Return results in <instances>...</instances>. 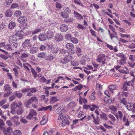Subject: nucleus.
<instances>
[{"label": "nucleus", "instance_id": "4c0bfd02", "mask_svg": "<svg viewBox=\"0 0 135 135\" xmlns=\"http://www.w3.org/2000/svg\"><path fill=\"white\" fill-rule=\"evenodd\" d=\"M23 67L25 69H27L28 71H30V69L29 68L28 66H29L30 67H31V66L29 64H28V63L23 64Z\"/></svg>", "mask_w": 135, "mask_h": 135}, {"label": "nucleus", "instance_id": "dca6fc26", "mask_svg": "<svg viewBox=\"0 0 135 135\" xmlns=\"http://www.w3.org/2000/svg\"><path fill=\"white\" fill-rule=\"evenodd\" d=\"M55 57V55H52V54H50L46 56L45 57V59L48 61H51L54 59Z\"/></svg>", "mask_w": 135, "mask_h": 135}, {"label": "nucleus", "instance_id": "de8ad7c7", "mask_svg": "<svg viewBox=\"0 0 135 135\" xmlns=\"http://www.w3.org/2000/svg\"><path fill=\"white\" fill-rule=\"evenodd\" d=\"M126 58L124 59H121L119 60V63L120 65H124L126 64Z\"/></svg>", "mask_w": 135, "mask_h": 135}, {"label": "nucleus", "instance_id": "6e6552de", "mask_svg": "<svg viewBox=\"0 0 135 135\" xmlns=\"http://www.w3.org/2000/svg\"><path fill=\"white\" fill-rule=\"evenodd\" d=\"M69 124L68 118L66 116L63 117V118L62 119L61 125L64 127L66 125H69Z\"/></svg>", "mask_w": 135, "mask_h": 135}, {"label": "nucleus", "instance_id": "7c9ffc66", "mask_svg": "<svg viewBox=\"0 0 135 135\" xmlns=\"http://www.w3.org/2000/svg\"><path fill=\"white\" fill-rule=\"evenodd\" d=\"M24 34V32L22 30L17 32L15 34L16 36L19 37H22Z\"/></svg>", "mask_w": 135, "mask_h": 135}, {"label": "nucleus", "instance_id": "e2e57ef3", "mask_svg": "<svg viewBox=\"0 0 135 135\" xmlns=\"http://www.w3.org/2000/svg\"><path fill=\"white\" fill-rule=\"evenodd\" d=\"M116 88V86L115 85H110L109 86V88L110 90H113Z\"/></svg>", "mask_w": 135, "mask_h": 135}, {"label": "nucleus", "instance_id": "a19ab883", "mask_svg": "<svg viewBox=\"0 0 135 135\" xmlns=\"http://www.w3.org/2000/svg\"><path fill=\"white\" fill-rule=\"evenodd\" d=\"M71 64L74 66H77L79 65L78 61L75 60H74L71 62Z\"/></svg>", "mask_w": 135, "mask_h": 135}, {"label": "nucleus", "instance_id": "4468645a", "mask_svg": "<svg viewBox=\"0 0 135 135\" xmlns=\"http://www.w3.org/2000/svg\"><path fill=\"white\" fill-rule=\"evenodd\" d=\"M38 38L40 41H44L47 38L46 34L42 33L40 35Z\"/></svg>", "mask_w": 135, "mask_h": 135}, {"label": "nucleus", "instance_id": "0eeeda50", "mask_svg": "<svg viewBox=\"0 0 135 135\" xmlns=\"http://www.w3.org/2000/svg\"><path fill=\"white\" fill-rule=\"evenodd\" d=\"M47 38H51L54 35V30L51 29L48 31L46 34Z\"/></svg>", "mask_w": 135, "mask_h": 135}, {"label": "nucleus", "instance_id": "c03bdc74", "mask_svg": "<svg viewBox=\"0 0 135 135\" xmlns=\"http://www.w3.org/2000/svg\"><path fill=\"white\" fill-rule=\"evenodd\" d=\"M114 33H113L111 34L110 35V37L112 40L113 37L116 38L117 36V33L115 31L113 32Z\"/></svg>", "mask_w": 135, "mask_h": 135}, {"label": "nucleus", "instance_id": "5701e85b", "mask_svg": "<svg viewBox=\"0 0 135 135\" xmlns=\"http://www.w3.org/2000/svg\"><path fill=\"white\" fill-rule=\"evenodd\" d=\"M13 14V12L11 11L10 9H8L6 11L5 15L7 17H11Z\"/></svg>", "mask_w": 135, "mask_h": 135}, {"label": "nucleus", "instance_id": "2f4dec72", "mask_svg": "<svg viewBox=\"0 0 135 135\" xmlns=\"http://www.w3.org/2000/svg\"><path fill=\"white\" fill-rule=\"evenodd\" d=\"M50 102L52 103H55L59 100L56 97H53L50 98Z\"/></svg>", "mask_w": 135, "mask_h": 135}, {"label": "nucleus", "instance_id": "423d86ee", "mask_svg": "<svg viewBox=\"0 0 135 135\" xmlns=\"http://www.w3.org/2000/svg\"><path fill=\"white\" fill-rule=\"evenodd\" d=\"M36 112L35 110L31 109L29 114L27 116V118L28 119H31L32 118L33 116L36 115Z\"/></svg>", "mask_w": 135, "mask_h": 135}, {"label": "nucleus", "instance_id": "f704fd0d", "mask_svg": "<svg viewBox=\"0 0 135 135\" xmlns=\"http://www.w3.org/2000/svg\"><path fill=\"white\" fill-rule=\"evenodd\" d=\"M92 118H93V122L95 124L97 125L99 124V122H98V119H96V118L95 117L94 115V114H92L91 115Z\"/></svg>", "mask_w": 135, "mask_h": 135}, {"label": "nucleus", "instance_id": "72a5a7b5", "mask_svg": "<svg viewBox=\"0 0 135 135\" xmlns=\"http://www.w3.org/2000/svg\"><path fill=\"white\" fill-rule=\"evenodd\" d=\"M46 54L44 52L39 53L38 54V57L40 58H45Z\"/></svg>", "mask_w": 135, "mask_h": 135}, {"label": "nucleus", "instance_id": "a18cd8bd", "mask_svg": "<svg viewBox=\"0 0 135 135\" xmlns=\"http://www.w3.org/2000/svg\"><path fill=\"white\" fill-rule=\"evenodd\" d=\"M76 53L77 54L78 56H80L81 55V52L80 48L79 47H76Z\"/></svg>", "mask_w": 135, "mask_h": 135}, {"label": "nucleus", "instance_id": "4be33fe9", "mask_svg": "<svg viewBox=\"0 0 135 135\" xmlns=\"http://www.w3.org/2000/svg\"><path fill=\"white\" fill-rule=\"evenodd\" d=\"M59 50L58 47L56 45L53 46L51 48V51L53 53H57Z\"/></svg>", "mask_w": 135, "mask_h": 135}, {"label": "nucleus", "instance_id": "338daca9", "mask_svg": "<svg viewBox=\"0 0 135 135\" xmlns=\"http://www.w3.org/2000/svg\"><path fill=\"white\" fill-rule=\"evenodd\" d=\"M28 56V54L27 53H24L22 54L21 55V58H26Z\"/></svg>", "mask_w": 135, "mask_h": 135}, {"label": "nucleus", "instance_id": "37998d69", "mask_svg": "<svg viewBox=\"0 0 135 135\" xmlns=\"http://www.w3.org/2000/svg\"><path fill=\"white\" fill-rule=\"evenodd\" d=\"M4 49L7 50L9 51L12 50L11 45L10 44L7 45L5 46Z\"/></svg>", "mask_w": 135, "mask_h": 135}, {"label": "nucleus", "instance_id": "473e14b6", "mask_svg": "<svg viewBox=\"0 0 135 135\" xmlns=\"http://www.w3.org/2000/svg\"><path fill=\"white\" fill-rule=\"evenodd\" d=\"M119 99L120 100V103H122L124 105H126L128 103H127L126 99L123 98L121 99V98H119Z\"/></svg>", "mask_w": 135, "mask_h": 135}, {"label": "nucleus", "instance_id": "6e6d98bb", "mask_svg": "<svg viewBox=\"0 0 135 135\" xmlns=\"http://www.w3.org/2000/svg\"><path fill=\"white\" fill-rule=\"evenodd\" d=\"M129 59L131 61L133 62L135 60V55H130L129 56Z\"/></svg>", "mask_w": 135, "mask_h": 135}, {"label": "nucleus", "instance_id": "13d9d810", "mask_svg": "<svg viewBox=\"0 0 135 135\" xmlns=\"http://www.w3.org/2000/svg\"><path fill=\"white\" fill-rule=\"evenodd\" d=\"M16 96L15 94H14V92L13 93L12 95L9 98V100L10 102L13 101L16 98Z\"/></svg>", "mask_w": 135, "mask_h": 135}, {"label": "nucleus", "instance_id": "c9c22d12", "mask_svg": "<svg viewBox=\"0 0 135 135\" xmlns=\"http://www.w3.org/2000/svg\"><path fill=\"white\" fill-rule=\"evenodd\" d=\"M15 26L16 24L15 22H12L9 23L8 27L9 29H12L15 27Z\"/></svg>", "mask_w": 135, "mask_h": 135}, {"label": "nucleus", "instance_id": "c85d7f7f", "mask_svg": "<svg viewBox=\"0 0 135 135\" xmlns=\"http://www.w3.org/2000/svg\"><path fill=\"white\" fill-rule=\"evenodd\" d=\"M19 27L22 30H25L28 28V26L26 24L24 23L23 24H21L19 26Z\"/></svg>", "mask_w": 135, "mask_h": 135}, {"label": "nucleus", "instance_id": "aec40b11", "mask_svg": "<svg viewBox=\"0 0 135 135\" xmlns=\"http://www.w3.org/2000/svg\"><path fill=\"white\" fill-rule=\"evenodd\" d=\"M55 38L56 41H59L62 39L63 36L62 35L57 34L55 36Z\"/></svg>", "mask_w": 135, "mask_h": 135}, {"label": "nucleus", "instance_id": "9b49d317", "mask_svg": "<svg viewBox=\"0 0 135 135\" xmlns=\"http://www.w3.org/2000/svg\"><path fill=\"white\" fill-rule=\"evenodd\" d=\"M27 18L26 16H22L19 17L18 19V22L21 23H25L27 21Z\"/></svg>", "mask_w": 135, "mask_h": 135}, {"label": "nucleus", "instance_id": "bb28decb", "mask_svg": "<svg viewBox=\"0 0 135 135\" xmlns=\"http://www.w3.org/2000/svg\"><path fill=\"white\" fill-rule=\"evenodd\" d=\"M74 16H75L77 19L80 20H81L83 19V17L80 14L74 11Z\"/></svg>", "mask_w": 135, "mask_h": 135}, {"label": "nucleus", "instance_id": "774afa93", "mask_svg": "<svg viewBox=\"0 0 135 135\" xmlns=\"http://www.w3.org/2000/svg\"><path fill=\"white\" fill-rule=\"evenodd\" d=\"M108 116L110 119L113 121H115V118L113 115L111 114H109L108 115Z\"/></svg>", "mask_w": 135, "mask_h": 135}, {"label": "nucleus", "instance_id": "7ed1b4c3", "mask_svg": "<svg viewBox=\"0 0 135 135\" xmlns=\"http://www.w3.org/2000/svg\"><path fill=\"white\" fill-rule=\"evenodd\" d=\"M2 130L3 133L5 135L10 134L12 131V129L10 127H9L6 128L4 127Z\"/></svg>", "mask_w": 135, "mask_h": 135}, {"label": "nucleus", "instance_id": "8fccbe9b", "mask_svg": "<svg viewBox=\"0 0 135 135\" xmlns=\"http://www.w3.org/2000/svg\"><path fill=\"white\" fill-rule=\"evenodd\" d=\"M14 135H21V133L20 131L19 130L15 131L13 132Z\"/></svg>", "mask_w": 135, "mask_h": 135}, {"label": "nucleus", "instance_id": "412c9836", "mask_svg": "<svg viewBox=\"0 0 135 135\" xmlns=\"http://www.w3.org/2000/svg\"><path fill=\"white\" fill-rule=\"evenodd\" d=\"M123 122L125 123L124 124L125 126H128L129 125V122L128 121V119L127 118L125 115H124L123 117Z\"/></svg>", "mask_w": 135, "mask_h": 135}, {"label": "nucleus", "instance_id": "393cba45", "mask_svg": "<svg viewBox=\"0 0 135 135\" xmlns=\"http://www.w3.org/2000/svg\"><path fill=\"white\" fill-rule=\"evenodd\" d=\"M38 50V47H34L31 49L30 50V52L31 54H34L37 52Z\"/></svg>", "mask_w": 135, "mask_h": 135}, {"label": "nucleus", "instance_id": "0e129e2a", "mask_svg": "<svg viewBox=\"0 0 135 135\" xmlns=\"http://www.w3.org/2000/svg\"><path fill=\"white\" fill-rule=\"evenodd\" d=\"M96 87L97 88L98 90H100L102 89V86L99 83L97 84Z\"/></svg>", "mask_w": 135, "mask_h": 135}, {"label": "nucleus", "instance_id": "052dcab7", "mask_svg": "<svg viewBox=\"0 0 135 135\" xmlns=\"http://www.w3.org/2000/svg\"><path fill=\"white\" fill-rule=\"evenodd\" d=\"M41 30L40 28H37L34 30L31 33L32 35L34 34L38 33Z\"/></svg>", "mask_w": 135, "mask_h": 135}, {"label": "nucleus", "instance_id": "603ef678", "mask_svg": "<svg viewBox=\"0 0 135 135\" xmlns=\"http://www.w3.org/2000/svg\"><path fill=\"white\" fill-rule=\"evenodd\" d=\"M116 55L118 57L122 58V59L126 58L124 57V55L122 53H118Z\"/></svg>", "mask_w": 135, "mask_h": 135}, {"label": "nucleus", "instance_id": "5fc2aeb1", "mask_svg": "<svg viewBox=\"0 0 135 135\" xmlns=\"http://www.w3.org/2000/svg\"><path fill=\"white\" fill-rule=\"evenodd\" d=\"M100 117L102 119L104 120H107V115L104 113L100 115Z\"/></svg>", "mask_w": 135, "mask_h": 135}, {"label": "nucleus", "instance_id": "b1692460", "mask_svg": "<svg viewBox=\"0 0 135 135\" xmlns=\"http://www.w3.org/2000/svg\"><path fill=\"white\" fill-rule=\"evenodd\" d=\"M128 109L129 110H132L134 108V105L132 104L128 103L126 105Z\"/></svg>", "mask_w": 135, "mask_h": 135}, {"label": "nucleus", "instance_id": "864d4df0", "mask_svg": "<svg viewBox=\"0 0 135 135\" xmlns=\"http://www.w3.org/2000/svg\"><path fill=\"white\" fill-rule=\"evenodd\" d=\"M31 71L32 73L33 74V76L35 78L37 77V74L35 71L32 68L31 69Z\"/></svg>", "mask_w": 135, "mask_h": 135}, {"label": "nucleus", "instance_id": "2eb2a0df", "mask_svg": "<svg viewBox=\"0 0 135 135\" xmlns=\"http://www.w3.org/2000/svg\"><path fill=\"white\" fill-rule=\"evenodd\" d=\"M30 43V39H27L22 44V46L24 47H26L28 46Z\"/></svg>", "mask_w": 135, "mask_h": 135}, {"label": "nucleus", "instance_id": "f03ea898", "mask_svg": "<svg viewBox=\"0 0 135 135\" xmlns=\"http://www.w3.org/2000/svg\"><path fill=\"white\" fill-rule=\"evenodd\" d=\"M66 48L68 49L71 50V51H68V53L70 55L73 54L75 52L73 50V49L74 47V46L73 44L71 43H68L66 45Z\"/></svg>", "mask_w": 135, "mask_h": 135}, {"label": "nucleus", "instance_id": "4d7b16f0", "mask_svg": "<svg viewBox=\"0 0 135 135\" xmlns=\"http://www.w3.org/2000/svg\"><path fill=\"white\" fill-rule=\"evenodd\" d=\"M17 107L16 103L15 102H13L11 105V109L16 110Z\"/></svg>", "mask_w": 135, "mask_h": 135}, {"label": "nucleus", "instance_id": "a878e982", "mask_svg": "<svg viewBox=\"0 0 135 135\" xmlns=\"http://www.w3.org/2000/svg\"><path fill=\"white\" fill-rule=\"evenodd\" d=\"M24 111V108L22 107L21 108H19L17 110L16 113L18 115H21Z\"/></svg>", "mask_w": 135, "mask_h": 135}, {"label": "nucleus", "instance_id": "680f3d73", "mask_svg": "<svg viewBox=\"0 0 135 135\" xmlns=\"http://www.w3.org/2000/svg\"><path fill=\"white\" fill-rule=\"evenodd\" d=\"M16 104L17 107L19 108H21L22 107V103L20 101L18 102L17 103H16Z\"/></svg>", "mask_w": 135, "mask_h": 135}, {"label": "nucleus", "instance_id": "79ce46f5", "mask_svg": "<svg viewBox=\"0 0 135 135\" xmlns=\"http://www.w3.org/2000/svg\"><path fill=\"white\" fill-rule=\"evenodd\" d=\"M90 109V110L91 111L94 110L96 108H98L99 107L95 105H90L89 107Z\"/></svg>", "mask_w": 135, "mask_h": 135}, {"label": "nucleus", "instance_id": "f257e3e1", "mask_svg": "<svg viewBox=\"0 0 135 135\" xmlns=\"http://www.w3.org/2000/svg\"><path fill=\"white\" fill-rule=\"evenodd\" d=\"M105 57V56L104 54L99 55L98 56L97 61L99 62H102L103 64H104L105 63L106 60Z\"/></svg>", "mask_w": 135, "mask_h": 135}, {"label": "nucleus", "instance_id": "39448f33", "mask_svg": "<svg viewBox=\"0 0 135 135\" xmlns=\"http://www.w3.org/2000/svg\"><path fill=\"white\" fill-rule=\"evenodd\" d=\"M72 60V57L71 56H68L65 57L63 59L60 60L61 63L62 64L67 63L69 61Z\"/></svg>", "mask_w": 135, "mask_h": 135}, {"label": "nucleus", "instance_id": "09e8293b", "mask_svg": "<svg viewBox=\"0 0 135 135\" xmlns=\"http://www.w3.org/2000/svg\"><path fill=\"white\" fill-rule=\"evenodd\" d=\"M47 121V118H44L43 120L40 122V124L41 125H44Z\"/></svg>", "mask_w": 135, "mask_h": 135}, {"label": "nucleus", "instance_id": "49530a36", "mask_svg": "<svg viewBox=\"0 0 135 135\" xmlns=\"http://www.w3.org/2000/svg\"><path fill=\"white\" fill-rule=\"evenodd\" d=\"M74 2L76 4L80 6H83V4L81 2L80 0H73Z\"/></svg>", "mask_w": 135, "mask_h": 135}, {"label": "nucleus", "instance_id": "20e7f679", "mask_svg": "<svg viewBox=\"0 0 135 135\" xmlns=\"http://www.w3.org/2000/svg\"><path fill=\"white\" fill-rule=\"evenodd\" d=\"M38 102V99L36 96L31 97L27 100V103L28 105L31 104L32 103H36Z\"/></svg>", "mask_w": 135, "mask_h": 135}, {"label": "nucleus", "instance_id": "69168bd1", "mask_svg": "<svg viewBox=\"0 0 135 135\" xmlns=\"http://www.w3.org/2000/svg\"><path fill=\"white\" fill-rule=\"evenodd\" d=\"M71 36L72 35L70 33H68L66 34L65 36V38L67 40H69L71 38Z\"/></svg>", "mask_w": 135, "mask_h": 135}, {"label": "nucleus", "instance_id": "f3484780", "mask_svg": "<svg viewBox=\"0 0 135 135\" xmlns=\"http://www.w3.org/2000/svg\"><path fill=\"white\" fill-rule=\"evenodd\" d=\"M5 91H10L12 90L11 87L8 84L5 85L3 89Z\"/></svg>", "mask_w": 135, "mask_h": 135}, {"label": "nucleus", "instance_id": "9d476101", "mask_svg": "<svg viewBox=\"0 0 135 135\" xmlns=\"http://www.w3.org/2000/svg\"><path fill=\"white\" fill-rule=\"evenodd\" d=\"M60 28L61 31L65 32H66L68 30V26L65 24H63L61 25Z\"/></svg>", "mask_w": 135, "mask_h": 135}, {"label": "nucleus", "instance_id": "ddd939ff", "mask_svg": "<svg viewBox=\"0 0 135 135\" xmlns=\"http://www.w3.org/2000/svg\"><path fill=\"white\" fill-rule=\"evenodd\" d=\"M19 118L18 117L17 115L11 118L12 120L13 121L14 123L17 126L19 125L20 124V122H18Z\"/></svg>", "mask_w": 135, "mask_h": 135}, {"label": "nucleus", "instance_id": "cd10ccee", "mask_svg": "<svg viewBox=\"0 0 135 135\" xmlns=\"http://www.w3.org/2000/svg\"><path fill=\"white\" fill-rule=\"evenodd\" d=\"M104 94H105V95L107 96V97H106L105 98L103 99V100L104 101V102H107L108 101V99L107 98H109L110 97L108 91L107 90L105 91L104 92Z\"/></svg>", "mask_w": 135, "mask_h": 135}, {"label": "nucleus", "instance_id": "1a4fd4ad", "mask_svg": "<svg viewBox=\"0 0 135 135\" xmlns=\"http://www.w3.org/2000/svg\"><path fill=\"white\" fill-rule=\"evenodd\" d=\"M16 35H12L10 36L9 39V42L11 44L15 42L17 40L16 37Z\"/></svg>", "mask_w": 135, "mask_h": 135}, {"label": "nucleus", "instance_id": "c756f323", "mask_svg": "<svg viewBox=\"0 0 135 135\" xmlns=\"http://www.w3.org/2000/svg\"><path fill=\"white\" fill-rule=\"evenodd\" d=\"M14 94H15L16 97H17L19 98H20L22 97L23 94L20 93L18 91H15L14 92Z\"/></svg>", "mask_w": 135, "mask_h": 135}, {"label": "nucleus", "instance_id": "58836bf2", "mask_svg": "<svg viewBox=\"0 0 135 135\" xmlns=\"http://www.w3.org/2000/svg\"><path fill=\"white\" fill-rule=\"evenodd\" d=\"M71 41L74 44H77L78 43V41L77 38L74 37H71L70 39Z\"/></svg>", "mask_w": 135, "mask_h": 135}, {"label": "nucleus", "instance_id": "bf43d9fd", "mask_svg": "<svg viewBox=\"0 0 135 135\" xmlns=\"http://www.w3.org/2000/svg\"><path fill=\"white\" fill-rule=\"evenodd\" d=\"M21 14V12L20 11H16L14 13L16 17H19Z\"/></svg>", "mask_w": 135, "mask_h": 135}, {"label": "nucleus", "instance_id": "6ab92c4d", "mask_svg": "<svg viewBox=\"0 0 135 135\" xmlns=\"http://www.w3.org/2000/svg\"><path fill=\"white\" fill-rule=\"evenodd\" d=\"M21 91L23 93H24L25 92H28L26 95L29 97L31 96L32 95V94L29 91V88H25L21 90Z\"/></svg>", "mask_w": 135, "mask_h": 135}, {"label": "nucleus", "instance_id": "ea45409f", "mask_svg": "<svg viewBox=\"0 0 135 135\" xmlns=\"http://www.w3.org/2000/svg\"><path fill=\"white\" fill-rule=\"evenodd\" d=\"M61 16L64 18H67L69 17V15L64 12H61Z\"/></svg>", "mask_w": 135, "mask_h": 135}, {"label": "nucleus", "instance_id": "3c124183", "mask_svg": "<svg viewBox=\"0 0 135 135\" xmlns=\"http://www.w3.org/2000/svg\"><path fill=\"white\" fill-rule=\"evenodd\" d=\"M37 90H36L35 88H29V91L31 94L36 92Z\"/></svg>", "mask_w": 135, "mask_h": 135}, {"label": "nucleus", "instance_id": "e433bc0d", "mask_svg": "<svg viewBox=\"0 0 135 135\" xmlns=\"http://www.w3.org/2000/svg\"><path fill=\"white\" fill-rule=\"evenodd\" d=\"M5 125V124L4 123L3 120L0 119V129L2 130L4 128Z\"/></svg>", "mask_w": 135, "mask_h": 135}, {"label": "nucleus", "instance_id": "a211bd4d", "mask_svg": "<svg viewBox=\"0 0 135 135\" xmlns=\"http://www.w3.org/2000/svg\"><path fill=\"white\" fill-rule=\"evenodd\" d=\"M52 109V108L51 107V106L49 105L46 107H42L41 108H40L38 110L40 111H45L48 109L51 110Z\"/></svg>", "mask_w": 135, "mask_h": 135}, {"label": "nucleus", "instance_id": "f8f14e48", "mask_svg": "<svg viewBox=\"0 0 135 135\" xmlns=\"http://www.w3.org/2000/svg\"><path fill=\"white\" fill-rule=\"evenodd\" d=\"M127 86H130L131 85L133 86H135V78H133L131 81L128 82H126L124 83Z\"/></svg>", "mask_w": 135, "mask_h": 135}]
</instances>
